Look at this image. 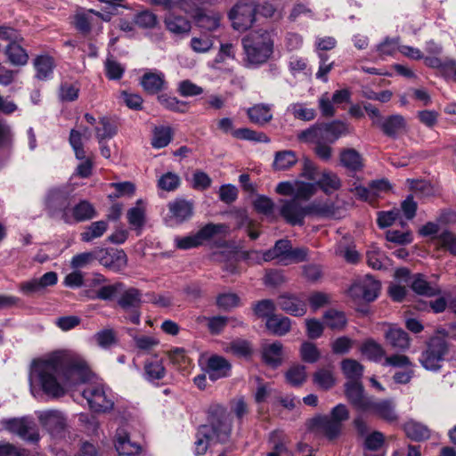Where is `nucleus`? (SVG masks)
<instances>
[{
  "label": "nucleus",
  "instance_id": "17",
  "mask_svg": "<svg viewBox=\"0 0 456 456\" xmlns=\"http://www.w3.org/2000/svg\"><path fill=\"white\" fill-rule=\"evenodd\" d=\"M364 412L375 414L387 421H394L397 419L395 403L390 399L376 401L371 397Z\"/></svg>",
  "mask_w": 456,
  "mask_h": 456
},
{
  "label": "nucleus",
  "instance_id": "35",
  "mask_svg": "<svg viewBox=\"0 0 456 456\" xmlns=\"http://www.w3.org/2000/svg\"><path fill=\"white\" fill-rule=\"evenodd\" d=\"M144 374L146 379L149 381H156L163 379L166 375V369L162 360L158 357L147 360L144 364Z\"/></svg>",
  "mask_w": 456,
  "mask_h": 456
},
{
  "label": "nucleus",
  "instance_id": "23",
  "mask_svg": "<svg viewBox=\"0 0 456 456\" xmlns=\"http://www.w3.org/2000/svg\"><path fill=\"white\" fill-rule=\"evenodd\" d=\"M279 307L294 316H303L306 313L305 302L295 295L284 294L278 298Z\"/></svg>",
  "mask_w": 456,
  "mask_h": 456
},
{
  "label": "nucleus",
  "instance_id": "31",
  "mask_svg": "<svg viewBox=\"0 0 456 456\" xmlns=\"http://www.w3.org/2000/svg\"><path fill=\"white\" fill-rule=\"evenodd\" d=\"M412 290L421 296L434 297L441 293V289L437 284L429 283L422 274L414 276L411 285Z\"/></svg>",
  "mask_w": 456,
  "mask_h": 456
},
{
  "label": "nucleus",
  "instance_id": "26",
  "mask_svg": "<svg viewBox=\"0 0 456 456\" xmlns=\"http://www.w3.org/2000/svg\"><path fill=\"white\" fill-rule=\"evenodd\" d=\"M142 303V293L135 288H128L120 294L118 305L125 311L138 310Z\"/></svg>",
  "mask_w": 456,
  "mask_h": 456
},
{
  "label": "nucleus",
  "instance_id": "15",
  "mask_svg": "<svg viewBox=\"0 0 456 456\" xmlns=\"http://www.w3.org/2000/svg\"><path fill=\"white\" fill-rule=\"evenodd\" d=\"M58 281L55 272H48L40 278H33L20 284V290L25 295H32L45 290L49 286H53Z\"/></svg>",
  "mask_w": 456,
  "mask_h": 456
},
{
  "label": "nucleus",
  "instance_id": "46",
  "mask_svg": "<svg viewBox=\"0 0 456 456\" xmlns=\"http://www.w3.org/2000/svg\"><path fill=\"white\" fill-rule=\"evenodd\" d=\"M108 229V224L105 221H96L88 225L83 232H81V240L90 242L94 239L102 237Z\"/></svg>",
  "mask_w": 456,
  "mask_h": 456
},
{
  "label": "nucleus",
  "instance_id": "8",
  "mask_svg": "<svg viewBox=\"0 0 456 456\" xmlns=\"http://www.w3.org/2000/svg\"><path fill=\"white\" fill-rule=\"evenodd\" d=\"M232 28H250L256 21V5L253 1L237 3L229 12Z\"/></svg>",
  "mask_w": 456,
  "mask_h": 456
},
{
  "label": "nucleus",
  "instance_id": "22",
  "mask_svg": "<svg viewBox=\"0 0 456 456\" xmlns=\"http://www.w3.org/2000/svg\"><path fill=\"white\" fill-rule=\"evenodd\" d=\"M308 211L310 215L324 218H341L345 212L343 208L331 201H314L308 205Z\"/></svg>",
  "mask_w": 456,
  "mask_h": 456
},
{
  "label": "nucleus",
  "instance_id": "57",
  "mask_svg": "<svg viewBox=\"0 0 456 456\" xmlns=\"http://www.w3.org/2000/svg\"><path fill=\"white\" fill-rule=\"evenodd\" d=\"M287 111L290 112L294 118L304 121H310L315 118V110L306 108L302 103H292L288 106Z\"/></svg>",
  "mask_w": 456,
  "mask_h": 456
},
{
  "label": "nucleus",
  "instance_id": "24",
  "mask_svg": "<svg viewBox=\"0 0 456 456\" xmlns=\"http://www.w3.org/2000/svg\"><path fill=\"white\" fill-rule=\"evenodd\" d=\"M69 193L62 190L54 188L49 191L46 199L45 205L48 209L53 214L55 212H62L64 214L65 210H69Z\"/></svg>",
  "mask_w": 456,
  "mask_h": 456
},
{
  "label": "nucleus",
  "instance_id": "43",
  "mask_svg": "<svg viewBox=\"0 0 456 456\" xmlns=\"http://www.w3.org/2000/svg\"><path fill=\"white\" fill-rule=\"evenodd\" d=\"M142 200L136 202V206L127 211L126 216L130 226L141 231L145 224V208L141 206Z\"/></svg>",
  "mask_w": 456,
  "mask_h": 456
},
{
  "label": "nucleus",
  "instance_id": "27",
  "mask_svg": "<svg viewBox=\"0 0 456 456\" xmlns=\"http://www.w3.org/2000/svg\"><path fill=\"white\" fill-rule=\"evenodd\" d=\"M290 241L288 240H279L274 247L264 252L263 259L265 262L277 259L280 263L288 265V256L290 248Z\"/></svg>",
  "mask_w": 456,
  "mask_h": 456
},
{
  "label": "nucleus",
  "instance_id": "54",
  "mask_svg": "<svg viewBox=\"0 0 456 456\" xmlns=\"http://www.w3.org/2000/svg\"><path fill=\"white\" fill-rule=\"evenodd\" d=\"M227 230L228 227L224 224H208L202 227L196 234L201 245L204 241L212 239L215 235L226 232Z\"/></svg>",
  "mask_w": 456,
  "mask_h": 456
},
{
  "label": "nucleus",
  "instance_id": "12",
  "mask_svg": "<svg viewBox=\"0 0 456 456\" xmlns=\"http://www.w3.org/2000/svg\"><path fill=\"white\" fill-rule=\"evenodd\" d=\"M280 214L291 225H303L305 217L310 215L308 206H302L296 199L281 200Z\"/></svg>",
  "mask_w": 456,
  "mask_h": 456
},
{
  "label": "nucleus",
  "instance_id": "10",
  "mask_svg": "<svg viewBox=\"0 0 456 456\" xmlns=\"http://www.w3.org/2000/svg\"><path fill=\"white\" fill-rule=\"evenodd\" d=\"M167 208V222L170 224H180L191 218L194 205L191 200L176 198L168 202Z\"/></svg>",
  "mask_w": 456,
  "mask_h": 456
},
{
  "label": "nucleus",
  "instance_id": "11",
  "mask_svg": "<svg viewBox=\"0 0 456 456\" xmlns=\"http://www.w3.org/2000/svg\"><path fill=\"white\" fill-rule=\"evenodd\" d=\"M40 425L47 430L52 436H60L64 432L67 423L64 415L57 410L37 411Z\"/></svg>",
  "mask_w": 456,
  "mask_h": 456
},
{
  "label": "nucleus",
  "instance_id": "18",
  "mask_svg": "<svg viewBox=\"0 0 456 456\" xmlns=\"http://www.w3.org/2000/svg\"><path fill=\"white\" fill-rule=\"evenodd\" d=\"M99 262L115 272L125 268L127 264L126 255L123 250L99 249Z\"/></svg>",
  "mask_w": 456,
  "mask_h": 456
},
{
  "label": "nucleus",
  "instance_id": "53",
  "mask_svg": "<svg viewBox=\"0 0 456 456\" xmlns=\"http://www.w3.org/2000/svg\"><path fill=\"white\" fill-rule=\"evenodd\" d=\"M314 383L320 388L328 390L335 385L334 375L330 369H320L314 374Z\"/></svg>",
  "mask_w": 456,
  "mask_h": 456
},
{
  "label": "nucleus",
  "instance_id": "21",
  "mask_svg": "<svg viewBox=\"0 0 456 456\" xmlns=\"http://www.w3.org/2000/svg\"><path fill=\"white\" fill-rule=\"evenodd\" d=\"M313 426L317 432L328 439L337 438L342 432L343 427L328 415L317 417L313 419Z\"/></svg>",
  "mask_w": 456,
  "mask_h": 456
},
{
  "label": "nucleus",
  "instance_id": "45",
  "mask_svg": "<svg viewBox=\"0 0 456 456\" xmlns=\"http://www.w3.org/2000/svg\"><path fill=\"white\" fill-rule=\"evenodd\" d=\"M214 45V36L210 30L201 32L198 37H193L191 40V46L196 53H207Z\"/></svg>",
  "mask_w": 456,
  "mask_h": 456
},
{
  "label": "nucleus",
  "instance_id": "30",
  "mask_svg": "<svg viewBox=\"0 0 456 456\" xmlns=\"http://www.w3.org/2000/svg\"><path fill=\"white\" fill-rule=\"evenodd\" d=\"M379 127L387 136L395 137L406 128V121L401 115H391L385 118Z\"/></svg>",
  "mask_w": 456,
  "mask_h": 456
},
{
  "label": "nucleus",
  "instance_id": "59",
  "mask_svg": "<svg viewBox=\"0 0 456 456\" xmlns=\"http://www.w3.org/2000/svg\"><path fill=\"white\" fill-rule=\"evenodd\" d=\"M169 362L178 370H185L190 365V359L183 348H175L167 353Z\"/></svg>",
  "mask_w": 456,
  "mask_h": 456
},
{
  "label": "nucleus",
  "instance_id": "38",
  "mask_svg": "<svg viewBox=\"0 0 456 456\" xmlns=\"http://www.w3.org/2000/svg\"><path fill=\"white\" fill-rule=\"evenodd\" d=\"M315 184L316 188L320 187L326 194H330L341 187V181L337 174L324 171Z\"/></svg>",
  "mask_w": 456,
  "mask_h": 456
},
{
  "label": "nucleus",
  "instance_id": "47",
  "mask_svg": "<svg viewBox=\"0 0 456 456\" xmlns=\"http://www.w3.org/2000/svg\"><path fill=\"white\" fill-rule=\"evenodd\" d=\"M323 318L327 326L332 330H342L347 323L345 314L336 309L326 311Z\"/></svg>",
  "mask_w": 456,
  "mask_h": 456
},
{
  "label": "nucleus",
  "instance_id": "41",
  "mask_svg": "<svg viewBox=\"0 0 456 456\" xmlns=\"http://www.w3.org/2000/svg\"><path fill=\"white\" fill-rule=\"evenodd\" d=\"M404 431L407 436L414 441H423L430 437V430L427 426L412 420L404 425Z\"/></svg>",
  "mask_w": 456,
  "mask_h": 456
},
{
  "label": "nucleus",
  "instance_id": "1",
  "mask_svg": "<svg viewBox=\"0 0 456 456\" xmlns=\"http://www.w3.org/2000/svg\"><path fill=\"white\" fill-rule=\"evenodd\" d=\"M86 362L65 352H55L32 362L29 372L31 387L38 385L52 397L63 396L72 387L89 378Z\"/></svg>",
  "mask_w": 456,
  "mask_h": 456
},
{
  "label": "nucleus",
  "instance_id": "5",
  "mask_svg": "<svg viewBox=\"0 0 456 456\" xmlns=\"http://www.w3.org/2000/svg\"><path fill=\"white\" fill-rule=\"evenodd\" d=\"M347 134H349L347 125L344 122L335 120L305 129L302 131L297 137L299 140H321L333 143L339 137Z\"/></svg>",
  "mask_w": 456,
  "mask_h": 456
},
{
  "label": "nucleus",
  "instance_id": "64",
  "mask_svg": "<svg viewBox=\"0 0 456 456\" xmlns=\"http://www.w3.org/2000/svg\"><path fill=\"white\" fill-rule=\"evenodd\" d=\"M300 354L303 361L310 363L317 362L321 356L317 346L311 342H304L300 348Z\"/></svg>",
  "mask_w": 456,
  "mask_h": 456
},
{
  "label": "nucleus",
  "instance_id": "2",
  "mask_svg": "<svg viewBox=\"0 0 456 456\" xmlns=\"http://www.w3.org/2000/svg\"><path fill=\"white\" fill-rule=\"evenodd\" d=\"M209 425L200 427L195 441L198 455L204 454L210 444L224 443L232 432V419L227 409L219 403H213L208 408Z\"/></svg>",
  "mask_w": 456,
  "mask_h": 456
},
{
  "label": "nucleus",
  "instance_id": "62",
  "mask_svg": "<svg viewBox=\"0 0 456 456\" xmlns=\"http://www.w3.org/2000/svg\"><path fill=\"white\" fill-rule=\"evenodd\" d=\"M134 23L142 28H152L158 24V19L153 12L145 10L135 15Z\"/></svg>",
  "mask_w": 456,
  "mask_h": 456
},
{
  "label": "nucleus",
  "instance_id": "61",
  "mask_svg": "<svg viewBox=\"0 0 456 456\" xmlns=\"http://www.w3.org/2000/svg\"><path fill=\"white\" fill-rule=\"evenodd\" d=\"M229 352L238 357H249L252 354V346L249 342L243 339H238L231 342Z\"/></svg>",
  "mask_w": 456,
  "mask_h": 456
},
{
  "label": "nucleus",
  "instance_id": "58",
  "mask_svg": "<svg viewBox=\"0 0 456 456\" xmlns=\"http://www.w3.org/2000/svg\"><path fill=\"white\" fill-rule=\"evenodd\" d=\"M316 184L314 183L296 181L294 199L307 200L316 193Z\"/></svg>",
  "mask_w": 456,
  "mask_h": 456
},
{
  "label": "nucleus",
  "instance_id": "63",
  "mask_svg": "<svg viewBox=\"0 0 456 456\" xmlns=\"http://www.w3.org/2000/svg\"><path fill=\"white\" fill-rule=\"evenodd\" d=\"M180 185V177L172 172L162 175L158 180V186L164 191H174Z\"/></svg>",
  "mask_w": 456,
  "mask_h": 456
},
{
  "label": "nucleus",
  "instance_id": "32",
  "mask_svg": "<svg viewBox=\"0 0 456 456\" xmlns=\"http://www.w3.org/2000/svg\"><path fill=\"white\" fill-rule=\"evenodd\" d=\"M434 246L436 250L444 249L456 256V234L449 230L443 231L434 238Z\"/></svg>",
  "mask_w": 456,
  "mask_h": 456
},
{
  "label": "nucleus",
  "instance_id": "16",
  "mask_svg": "<svg viewBox=\"0 0 456 456\" xmlns=\"http://www.w3.org/2000/svg\"><path fill=\"white\" fill-rule=\"evenodd\" d=\"M94 216H96L94 207L87 200H81L72 208L64 211L63 220L66 223H71L73 221L84 222Z\"/></svg>",
  "mask_w": 456,
  "mask_h": 456
},
{
  "label": "nucleus",
  "instance_id": "25",
  "mask_svg": "<svg viewBox=\"0 0 456 456\" xmlns=\"http://www.w3.org/2000/svg\"><path fill=\"white\" fill-rule=\"evenodd\" d=\"M385 338L389 346L401 351L407 350L411 345L408 334L400 328L390 327L385 333Z\"/></svg>",
  "mask_w": 456,
  "mask_h": 456
},
{
  "label": "nucleus",
  "instance_id": "19",
  "mask_svg": "<svg viewBox=\"0 0 456 456\" xmlns=\"http://www.w3.org/2000/svg\"><path fill=\"white\" fill-rule=\"evenodd\" d=\"M231 364L224 357L212 355L208 359L206 373L212 381L228 377L231 372Z\"/></svg>",
  "mask_w": 456,
  "mask_h": 456
},
{
  "label": "nucleus",
  "instance_id": "55",
  "mask_svg": "<svg viewBox=\"0 0 456 456\" xmlns=\"http://www.w3.org/2000/svg\"><path fill=\"white\" fill-rule=\"evenodd\" d=\"M386 239L387 241L397 245H407L412 241V233L409 229L403 231L388 230L386 232Z\"/></svg>",
  "mask_w": 456,
  "mask_h": 456
},
{
  "label": "nucleus",
  "instance_id": "9",
  "mask_svg": "<svg viewBox=\"0 0 456 456\" xmlns=\"http://www.w3.org/2000/svg\"><path fill=\"white\" fill-rule=\"evenodd\" d=\"M380 283L370 275L357 280L349 289V294L355 299L370 302L378 297Z\"/></svg>",
  "mask_w": 456,
  "mask_h": 456
},
{
  "label": "nucleus",
  "instance_id": "40",
  "mask_svg": "<svg viewBox=\"0 0 456 456\" xmlns=\"http://www.w3.org/2000/svg\"><path fill=\"white\" fill-rule=\"evenodd\" d=\"M360 350L367 359L375 362H379L385 356L383 346L371 338L364 341Z\"/></svg>",
  "mask_w": 456,
  "mask_h": 456
},
{
  "label": "nucleus",
  "instance_id": "6",
  "mask_svg": "<svg viewBox=\"0 0 456 456\" xmlns=\"http://www.w3.org/2000/svg\"><path fill=\"white\" fill-rule=\"evenodd\" d=\"M89 407L97 412H104L113 408L114 401L111 391L102 384H90L82 392Z\"/></svg>",
  "mask_w": 456,
  "mask_h": 456
},
{
  "label": "nucleus",
  "instance_id": "44",
  "mask_svg": "<svg viewBox=\"0 0 456 456\" xmlns=\"http://www.w3.org/2000/svg\"><path fill=\"white\" fill-rule=\"evenodd\" d=\"M297 162V157L293 151H281L275 153L273 166L276 170H287Z\"/></svg>",
  "mask_w": 456,
  "mask_h": 456
},
{
  "label": "nucleus",
  "instance_id": "4",
  "mask_svg": "<svg viewBox=\"0 0 456 456\" xmlns=\"http://www.w3.org/2000/svg\"><path fill=\"white\" fill-rule=\"evenodd\" d=\"M448 353L449 344L446 339L432 337L420 354L419 362L427 370L438 371L442 369Z\"/></svg>",
  "mask_w": 456,
  "mask_h": 456
},
{
  "label": "nucleus",
  "instance_id": "29",
  "mask_svg": "<svg viewBox=\"0 0 456 456\" xmlns=\"http://www.w3.org/2000/svg\"><path fill=\"white\" fill-rule=\"evenodd\" d=\"M341 165L351 172H359L363 168V159L354 149H344L340 151Z\"/></svg>",
  "mask_w": 456,
  "mask_h": 456
},
{
  "label": "nucleus",
  "instance_id": "37",
  "mask_svg": "<svg viewBox=\"0 0 456 456\" xmlns=\"http://www.w3.org/2000/svg\"><path fill=\"white\" fill-rule=\"evenodd\" d=\"M251 122L257 125H265L273 118L271 108L266 104H256L247 111Z\"/></svg>",
  "mask_w": 456,
  "mask_h": 456
},
{
  "label": "nucleus",
  "instance_id": "39",
  "mask_svg": "<svg viewBox=\"0 0 456 456\" xmlns=\"http://www.w3.org/2000/svg\"><path fill=\"white\" fill-rule=\"evenodd\" d=\"M54 61L49 55H39L34 60V67L38 79H47L53 74Z\"/></svg>",
  "mask_w": 456,
  "mask_h": 456
},
{
  "label": "nucleus",
  "instance_id": "56",
  "mask_svg": "<svg viewBox=\"0 0 456 456\" xmlns=\"http://www.w3.org/2000/svg\"><path fill=\"white\" fill-rule=\"evenodd\" d=\"M158 101L165 109L172 111L185 112L188 109V105L185 102L167 94L159 95Z\"/></svg>",
  "mask_w": 456,
  "mask_h": 456
},
{
  "label": "nucleus",
  "instance_id": "14",
  "mask_svg": "<svg viewBox=\"0 0 456 456\" xmlns=\"http://www.w3.org/2000/svg\"><path fill=\"white\" fill-rule=\"evenodd\" d=\"M345 394L349 403L355 410L364 412L371 397L364 395V389L361 382L349 380L345 385Z\"/></svg>",
  "mask_w": 456,
  "mask_h": 456
},
{
  "label": "nucleus",
  "instance_id": "36",
  "mask_svg": "<svg viewBox=\"0 0 456 456\" xmlns=\"http://www.w3.org/2000/svg\"><path fill=\"white\" fill-rule=\"evenodd\" d=\"M266 328L274 335L283 336L291 328V321L285 316L273 314L266 321Z\"/></svg>",
  "mask_w": 456,
  "mask_h": 456
},
{
  "label": "nucleus",
  "instance_id": "28",
  "mask_svg": "<svg viewBox=\"0 0 456 456\" xmlns=\"http://www.w3.org/2000/svg\"><path fill=\"white\" fill-rule=\"evenodd\" d=\"M193 21L200 28H217L220 26V14L213 11L198 9L193 14Z\"/></svg>",
  "mask_w": 456,
  "mask_h": 456
},
{
  "label": "nucleus",
  "instance_id": "60",
  "mask_svg": "<svg viewBox=\"0 0 456 456\" xmlns=\"http://www.w3.org/2000/svg\"><path fill=\"white\" fill-rule=\"evenodd\" d=\"M99 260V249L93 252H84L75 255L70 261V266L74 269L82 268L89 265L93 260Z\"/></svg>",
  "mask_w": 456,
  "mask_h": 456
},
{
  "label": "nucleus",
  "instance_id": "13",
  "mask_svg": "<svg viewBox=\"0 0 456 456\" xmlns=\"http://www.w3.org/2000/svg\"><path fill=\"white\" fill-rule=\"evenodd\" d=\"M110 19L111 12L100 13L92 9H81L76 12L72 23L77 28H92L102 26V20L109 21Z\"/></svg>",
  "mask_w": 456,
  "mask_h": 456
},
{
  "label": "nucleus",
  "instance_id": "48",
  "mask_svg": "<svg viewBox=\"0 0 456 456\" xmlns=\"http://www.w3.org/2000/svg\"><path fill=\"white\" fill-rule=\"evenodd\" d=\"M99 143L105 139H110L117 134V126L106 117L100 118L99 126L95 128Z\"/></svg>",
  "mask_w": 456,
  "mask_h": 456
},
{
  "label": "nucleus",
  "instance_id": "50",
  "mask_svg": "<svg viewBox=\"0 0 456 456\" xmlns=\"http://www.w3.org/2000/svg\"><path fill=\"white\" fill-rule=\"evenodd\" d=\"M343 373L350 380H357L362 376L363 367L355 360L346 359L341 362Z\"/></svg>",
  "mask_w": 456,
  "mask_h": 456
},
{
  "label": "nucleus",
  "instance_id": "33",
  "mask_svg": "<svg viewBox=\"0 0 456 456\" xmlns=\"http://www.w3.org/2000/svg\"><path fill=\"white\" fill-rule=\"evenodd\" d=\"M141 85L147 93L151 94H157L164 87V75L160 72H148L142 76Z\"/></svg>",
  "mask_w": 456,
  "mask_h": 456
},
{
  "label": "nucleus",
  "instance_id": "49",
  "mask_svg": "<svg viewBox=\"0 0 456 456\" xmlns=\"http://www.w3.org/2000/svg\"><path fill=\"white\" fill-rule=\"evenodd\" d=\"M173 131L170 126L156 127L153 132L151 144L156 149L164 148L171 142Z\"/></svg>",
  "mask_w": 456,
  "mask_h": 456
},
{
  "label": "nucleus",
  "instance_id": "34",
  "mask_svg": "<svg viewBox=\"0 0 456 456\" xmlns=\"http://www.w3.org/2000/svg\"><path fill=\"white\" fill-rule=\"evenodd\" d=\"M282 348L281 342L264 345L262 347L264 361L273 366L280 365L282 360Z\"/></svg>",
  "mask_w": 456,
  "mask_h": 456
},
{
  "label": "nucleus",
  "instance_id": "42",
  "mask_svg": "<svg viewBox=\"0 0 456 456\" xmlns=\"http://www.w3.org/2000/svg\"><path fill=\"white\" fill-rule=\"evenodd\" d=\"M5 53L10 62L15 66H23L28 61L27 52L15 42H12L7 45Z\"/></svg>",
  "mask_w": 456,
  "mask_h": 456
},
{
  "label": "nucleus",
  "instance_id": "20",
  "mask_svg": "<svg viewBox=\"0 0 456 456\" xmlns=\"http://www.w3.org/2000/svg\"><path fill=\"white\" fill-rule=\"evenodd\" d=\"M115 448L119 455L124 456H135L141 451L140 445L130 440V436L124 428L117 429Z\"/></svg>",
  "mask_w": 456,
  "mask_h": 456
},
{
  "label": "nucleus",
  "instance_id": "3",
  "mask_svg": "<svg viewBox=\"0 0 456 456\" xmlns=\"http://www.w3.org/2000/svg\"><path fill=\"white\" fill-rule=\"evenodd\" d=\"M241 43L248 65H261L273 53V41L267 30H250Z\"/></svg>",
  "mask_w": 456,
  "mask_h": 456
},
{
  "label": "nucleus",
  "instance_id": "52",
  "mask_svg": "<svg viewBox=\"0 0 456 456\" xmlns=\"http://www.w3.org/2000/svg\"><path fill=\"white\" fill-rule=\"evenodd\" d=\"M286 380L293 387L301 386L306 380L305 367L303 365H293L286 372Z\"/></svg>",
  "mask_w": 456,
  "mask_h": 456
},
{
  "label": "nucleus",
  "instance_id": "51",
  "mask_svg": "<svg viewBox=\"0 0 456 456\" xmlns=\"http://www.w3.org/2000/svg\"><path fill=\"white\" fill-rule=\"evenodd\" d=\"M124 289V284L121 282H116L110 285L102 286L95 295H89L88 297L91 299H102V300H110L116 295L119 294Z\"/></svg>",
  "mask_w": 456,
  "mask_h": 456
},
{
  "label": "nucleus",
  "instance_id": "7",
  "mask_svg": "<svg viewBox=\"0 0 456 456\" xmlns=\"http://www.w3.org/2000/svg\"><path fill=\"white\" fill-rule=\"evenodd\" d=\"M2 429L18 436L22 440L36 443L40 439L36 423L28 417L4 419L0 421Z\"/></svg>",
  "mask_w": 456,
  "mask_h": 456
}]
</instances>
